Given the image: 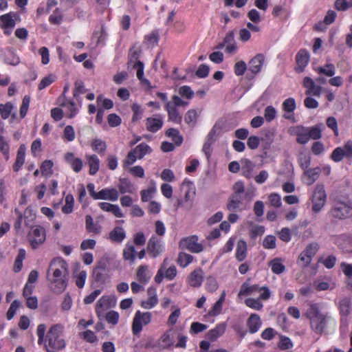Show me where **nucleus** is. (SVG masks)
<instances>
[{
	"label": "nucleus",
	"mask_w": 352,
	"mask_h": 352,
	"mask_svg": "<svg viewBox=\"0 0 352 352\" xmlns=\"http://www.w3.org/2000/svg\"><path fill=\"white\" fill-rule=\"evenodd\" d=\"M201 113V109H189L184 116L185 122L191 128H194L198 122L199 116Z\"/></svg>",
	"instance_id": "obj_26"
},
{
	"label": "nucleus",
	"mask_w": 352,
	"mask_h": 352,
	"mask_svg": "<svg viewBox=\"0 0 352 352\" xmlns=\"http://www.w3.org/2000/svg\"><path fill=\"white\" fill-rule=\"evenodd\" d=\"M166 135L168 137L172 138L175 145L179 146L182 144L183 142V138L179 134V131L177 129L173 128L168 129L166 132Z\"/></svg>",
	"instance_id": "obj_46"
},
{
	"label": "nucleus",
	"mask_w": 352,
	"mask_h": 352,
	"mask_svg": "<svg viewBox=\"0 0 352 352\" xmlns=\"http://www.w3.org/2000/svg\"><path fill=\"white\" fill-rule=\"evenodd\" d=\"M146 125L148 131L155 133L162 127L163 120L160 118H148Z\"/></svg>",
	"instance_id": "obj_37"
},
{
	"label": "nucleus",
	"mask_w": 352,
	"mask_h": 352,
	"mask_svg": "<svg viewBox=\"0 0 352 352\" xmlns=\"http://www.w3.org/2000/svg\"><path fill=\"white\" fill-rule=\"evenodd\" d=\"M119 191L121 194L134 193L136 191L135 186L126 178H120L118 185Z\"/></svg>",
	"instance_id": "obj_33"
},
{
	"label": "nucleus",
	"mask_w": 352,
	"mask_h": 352,
	"mask_svg": "<svg viewBox=\"0 0 352 352\" xmlns=\"http://www.w3.org/2000/svg\"><path fill=\"white\" fill-rule=\"evenodd\" d=\"M316 71L319 74H323L327 76L332 77L336 74V68L333 64L327 63L324 66L318 67Z\"/></svg>",
	"instance_id": "obj_48"
},
{
	"label": "nucleus",
	"mask_w": 352,
	"mask_h": 352,
	"mask_svg": "<svg viewBox=\"0 0 352 352\" xmlns=\"http://www.w3.org/2000/svg\"><path fill=\"white\" fill-rule=\"evenodd\" d=\"M247 326L250 333H256L262 326L260 316L256 314H252L247 320Z\"/></svg>",
	"instance_id": "obj_24"
},
{
	"label": "nucleus",
	"mask_w": 352,
	"mask_h": 352,
	"mask_svg": "<svg viewBox=\"0 0 352 352\" xmlns=\"http://www.w3.org/2000/svg\"><path fill=\"white\" fill-rule=\"evenodd\" d=\"M147 250L153 257H156L163 252L164 248L159 239L155 236H152L148 242Z\"/></svg>",
	"instance_id": "obj_21"
},
{
	"label": "nucleus",
	"mask_w": 352,
	"mask_h": 352,
	"mask_svg": "<svg viewBox=\"0 0 352 352\" xmlns=\"http://www.w3.org/2000/svg\"><path fill=\"white\" fill-rule=\"evenodd\" d=\"M133 67L137 69V78L144 85L151 87V82L148 80L144 78V64L141 61H137L133 65Z\"/></svg>",
	"instance_id": "obj_41"
},
{
	"label": "nucleus",
	"mask_w": 352,
	"mask_h": 352,
	"mask_svg": "<svg viewBox=\"0 0 352 352\" xmlns=\"http://www.w3.org/2000/svg\"><path fill=\"white\" fill-rule=\"evenodd\" d=\"M319 249V245L317 243H311L307 245L305 249L302 251L309 258H312L316 255Z\"/></svg>",
	"instance_id": "obj_62"
},
{
	"label": "nucleus",
	"mask_w": 352,
	"mask_h": 352,
	"mask_svg": "<svg viewBox=\"0 0 352 352\" xmlns=\"http://www.w3.org/2000/svg\"><path fill=\"white\" fill-rule=\"evenodd\" d=\"M166 110L168 113V119L176 124H179L182 122V116L179 113L177 108L172 104L171 102H168L166 104Z\"/></svg>",
	"instance_id": "obj_30"
},
{
	"label": "nucleus",
	"mask_w": 352,
	"mask_h": 352,
	"mask_svg": "<svg viewBox=\"0 0 352 352\" xmlns=\"http://www.w3.org/2000/svg\"><path fill=\"white\" fill-rule=\"evenodd\" d=\"M56 80V76L54 74H49L44 77L40 82L38 86L39 90H42L47 87L50 86Z\"/></svg>",
	"instance_id": "obj_63"
},
{
	"label": "nucleus",
	"mask_w": 352,
	"mask_h": 352,
	"mask_svg": "<svg viewBox=\"0 0 352 352\" xmlns=\"http://www.w3.org/2000/svg\"><path fill=\"white\" fill-rule=\"evenodd\" d=\"M65 162L70 165L75 173H79L83 166V162L80 158L76 157L72 152H68L65 155Z\"/></svg>",
	"instance_id": "obj_20"
},
{
	"label": "nucleus",
	"mask_w": 352,
	"mask_h": 352,
	"mask_svg": "<svg viewBox=\"0 0 352 352\" xmlns=\"http://www.w3.org/2000/svg\"><path fill=\"white\" fill-rule=\"evenodd\" d=\"M329 216L338 221H344L352 217V205L346 199H335L329 211Z\"/></svg>",
	"instance_id": "obj_5"
},
{
	"label": "nucleus",
	"mask_w": 352,
	"mask_h": 352,
	"mask_svg": "<svg viewBox=\"0 0 352 352\" xmlns=\"http://www.w3.org/2000/svg\"><path fill=\"white\" fill-rule=\"evenodd\" d=\"M45 231L43 228L35 226L32 228L29 235V239L32 248H37L45 242Z\"/></svg>",
	"instance_id": "obj_11"
},
{
	"label": "nucleus",
	"mask_w": 352,
	"mask_h": 352,
	"mask_svg": "<svg viewBox=\"0 0 352 352\" xmlns=\"http://www.w3.org/2000/svg\"><path fill=\"white\" fill-rule=\"evenodd\" d=\"M247 255V243L244 240H239L236 245V258L239 261H243Z\"/></svg>",
	"instance_id": "obj_40"
},
{
	"label": "nucleus",
	"mask_w": 352,
	"mask_h": 352,
	"mask_svg": "<svg viewBox=\"0 0 352 352\" xmlns=\"http://www.w3.org/2000/svg\"><path fill=\"white\" fill-rule=\"evenodd\" d=\"M91 148L100 155H104L107 150V144L101 139L95 138L91 143Z\"/></svg>",
	"instance_id": "obj_42"
},
{
	"label": "nucleus",
	"mask_w": 352,
	"mask_h": 352,
	"mask_svg": "<svg viewBox=\"0 0 352 352\" xmlns=\"http://www.w3.org/2000/svg\"><path fill=\"white\" fill-rule=\"evenodd\" d=\"M85 228L88 232L99 234L101 232L102 228L100 225L94 222L91 215H86L85 217Z\"/></svg>",
	"instance_id": "obj_35"
},
{
	"label": "nucleus",
	"mask_w": 352,
	"mask_h": 352,
	"mask_svg": "<svg viewBox=\"0 0 352 352\" xmlns=\"http://www.w3.org/2000/svg\"><path fill=\"white\" fill-rule=\"evenodd\" d=\"M193 256L190 254L180 252L178 255L177 263L182 267H186L190 263H192Z\"/></svg>",
	"instance_id": "obj_49"
},
{
	"label": "nucleus",
	"mask_w": 352,
	"mask_h": 352,
	"mask_svg": "<svg viewBox=\"0 0 352 352\" xmlns=\"http://www.w3.org/2000/svg\"><path fill=\"white\" fill-rule=\"evenodd\" d=\"M204 278V272L200 267L195 269L187 276L186 282L192 287H199L201 286Z\"/></svg>",
	"instance_id": "obj_13"
},
{
	"label": "nucleus",
	"mask_w": 352,
	"mask_h": 352,
	"mask_svg": "<svg viewBox=\"0 0 352 352\" xmlns=\"http://www.w3.org/2000/svg\"><path fill=\"white\" fill-rule=\"evenodd\" d=\"M160 35L157 31L154 30L146 35L144 37V43L148 47H153L157 45L159 42Z\"/></svg>",
	"instance_id": "obj_45"
},
{
	"label": "nucleus",
	"mask_w": 352,
	"mask_h": 352,
	"mask_svg": "<svg viewBox=\"0 0 352 352\" xmlns=\"http://www.w3.org/2000/svg\"><path fill=\"white\" fill-rule=\"evenodd\" d=\"M179 247L192 253H199L204 250V246L198 242V238L196 236L182 239L179 242Z\"/></svg>",
	"instance_id": "obj_12"
},
{
	"label": "nucleus",
	"mask_w": 352,
	"mask_h": 352,
	"mask_svg": "<svg viewBox=\"0 0 352 352\" xmlns=\"http://www.w3.org/2000/svg\"><path fill=\"white\" fill-rule=\"evenodd\" d=\"M87 91L84 86V83L80 80H77L75 82V87L73 91L74 97L78 100L80 95L85 94Z\"/></svg>",
	"instance_id": "obj_56"
},
{
	"label": "nucleus",
	"mask_w": 352,
	"mask_h": 352,
	"mask_svg": "<svg viewBox=\"0 0 352 352\" xmlns=\"http://www.w3.org/2000/svg\"><path fill=\"white\" fill-rule=\"evenodd\" d=\"M109 239L113 243H121L126 238V232L122 227H115L109 234Z\"/></svg>",
	"instance_id": "obj_29"
},
{
	"label": "nucleus",
	"mask_w": 352,
	"mask_h": 352,
	"mask_svg": "<svg viewBox=\"0 0 352 352\" xmlns=\"http://www.w3.org/2000/svg\"><path fill=\"white\" fill-rule=\"evenodd\" d=\"M156 192V187L155 184L153 183L152 186H150L146 190H142L140 192L141 194V199L144 202L148 201Z\"/></svg>",
	"instance_id": "obj_50"
},
{
	"label": "nucleus",
	"mask_w": 352,
	"mask_h": 352,
	"mask_svg": "<svg viewBox=\"0 0 352 352\" xmlns=\"http://www.w3.org/2000/svg\"><path fill=\"white\" fill-rule=\"evenodd\" d=\"M111 298L107 296H102L96 302V313L98 318L102 317L103 312L110 307Z\"/></svg>",
	"instance_id": "obj_34"
},
{
	"label": "nucleus",
	"mask_w": 352,
	"mask_h": 352,
	"mask_svg": "<svg viewBox=\"0 0 352 352\" xmlns=\"http://www.w3.org/2000/svg\"><path fill=\"white\" fill-rule=\"evenodd\" d=\"M151 321V314L150 312L142 313L137 311L132 322V332L134 335H138L142 330L144 325L149 324Z\"/></svg>",
	"instance_id": "obj_9"
},
{
	"label": "nucleus",
	"mask_w": 352,
	"mask_h": 352,
	"mask_svg": "<svg viewBox=\"0 0 352 352\" xmlns=\"http://www.w3.org/2000/svg\"><path fill=\"white\" fill-rule=\"evenodd\" d=\"M221 131V126L218 123L214 124V125L208 133L206 140L214 143L217 137L220 135Z\"/></svg>",
	"instance_id": "obj_47"
},
{
	"label": "nucleus",
	"mask_w": 352,
	"mask_h": 352,
	"mask_svg": "<svg viewBox=\"0 0 352 352\" xmlns=\"http://www.w3.org/2000/svg\"><path fill=\"white\" fill-rule=\"evenodd\" d=\"M26 147L24 144H21L18 148L16 153V158L14 164H13V170L14 172H18L25 163Z\"/></svg>",
	"instance_id": "obj_31"
},
{
	"label": "nucleus",
	"mask_w": 352,
	"mask_h": 352,
	"mask_svg": "<svg viewBox=\"0 0 352 352\" xmlns=\"http://www.w3.org/2000/svg\"><path fill=\"white\" fill-rule=\"evenodd\" d=\"M152 276V272L150 271L147 265H140L136 272V278L142 285H146Z\"/></svg>",
	"instance_id": "obj_17"
},
{
	"label": "nucleus",
	"mask_w": 352,
	"mask_h": 352,
	"mask_svg": "<svg viewBox=\"0 0 352 352\" xmlns=\"http://www.w3.org/2000/svg\"><path fill=\"white\" fill-rule=\"evenodd\" d=\"M258 289H259V287L257 285H250L248 283H244L241 286L240 291L238 294V296L241 297L243 296H248V295L255 294L258 293Z\"/></svg>",
	"instance_id": "obj_39"
},
{
	"label": "nucleus",
	"mask_w": 352,
	"mask_h": 352,
	"mask_svg": "<svg viewBox=\"0 0 352 352\" xmlns=\"http://www.w3.org/2000/svg\"><path fill=\"white\" fill-rule=\"evenodd\" d=\"M336 257L334 255H329L327 257L321 258L319 262L325 266L327 269H331L336 263Z\"/></svg>",
	"instance_id": "obj_61"
},
{
	"label": "nucleus",
	"mask_w": 352,
	"mask_h": 352,
	"mask_svg": "<svg viewBox=\"0 0 352 352\" xmlns=\"http://www.w3.org/2000/svg\"><path fill=\"white\" fill-rule=\"evenodd\" d=\"M265 60V56L258 54L252 58L249 62L248 71L253 74H257L262 69Z\"/></svg>",
	"instance_id": "obj_19"
},
{
	"label": "nucleus",
	"mask_w": 352,
	"mask_h": 352,
	"mask_svg": "<svg viewBox=\"0 0 352 352\" xmlns=\"http://www.w3.org/2000/svg\"><path fill=\"white\" fill-rule=\"evenodd\" d=\"M254 167L255 164L250 160L245 159L241 160V171L242 175L245 177L250 179L253 177Z\"/></svg>",
	"instance_id": "obj_36"
},
{
	"label": "nucleus",
	"mask_w": 352,
	"mask_h": 352,
	"mask_svg": "<svg viewBox=\"0 0 352 352\" xmlns=\"http://www.w3.org/2000/svg\"><path fill=\"white\" fill-rule=\"evenodd\" d=\"M331 240L344 253L352 252V238L346 234H335Z\"/></svg>",
	"instance_id": "obj_10"
},
{
	"label": "nucleus",
	"mask_w": 352,
	"mask_h": 352,
	"mask_svg": "<svg viewBox=\"0 0 352 352\" xmlns=\"http://www.w3.org/2000/svg\"><path fill=\"white\" fill-rule=\"evenodd\" d=\"M322 126V124L318 125H315L310 128H307L309 132V138L310 139L313 140H318L322 136V132H321V126Z\"/></svg>",
	"instance_id": "obj_55"
},
{
	"label": "nucleus",
	"mask_w": 352,
	"mask_h": 352,
	"mask_svg": "<svg viewBox=\"0 0 352 352\" xmlns=\"http://www.w3.org/2000/svg\"><path fill=\"white\" fill-rule=\"evenodd\" d=\"M283 110L285 112L284 118L285 119L293 118V112L296 108L295 99L293 98H289L285 100L282 104Z\"/></svg>",
	"instance_id": "obj_28"
},
{
	"label": "nucleus",
	"mask_w": 352,
	"mask_h": 352,
	"mask_svg": "<svg viewBox=\"0 0 352 352\" xmlns=\"http://www.w3.org/2000/svg\"><path fill=\"white\" fill-rule=\"evenodd\" d=\"M147 300L142 301L141 306L144 309H151L158 303L156 289L151 287H148L147 289Z\"/></svg>",
	"instance_id": "obj_18"
},
{
	"label": "nucleus",
	"mask_w": 352,
	"mask_h": 352,
	"mask_svg": "<svg viewBox=\"0 0 352 352\" xmlns=\"http://www.w3.org/2000/svg\"><path fill=\"white\" fill-rule=\"evenodd\" d=\"M15 14L9 12L0 16V27L4 30L6 34H10L16 25L14 20Z\"/></svg>",
	"instance_id": "obj_14"
},
{
	"label": "nucleus",
	"mask_w": 352,
	"mask_h": 352,
	"mask_svg": "<svg viewBox=\"0 0 352 352\" xmlns=\"http://www.w3.org/2000/svg\"><path fill=\"white\" fill-rule=\"evenodd\" d=\"M53 166L54 163L52 160H46L43 161L41 166V171L42 175L47 177L50 176L53 173Z\"/></svg>",
	"instance_id": "obj_53"
},
{
	"label": "nucleus",
	"mask_w": 352,
	"mask_h": 352,
	"mask_svg": "<svg viewBox=\"0 0 352 352\" xmlns=\"http://www.w3.org/2000/svg\"><path fill=\"white\" fill-rule=\"evenodd\" d=\"M297 67L296 68L298 72H302L307 67L309 60V54L305 50H300L296 57Z\"/></svg>",
	"instance_id": "obj_22"
},
{
	"label": "nucleus",
	"mask_w": 352,
	"mask_h": 352,
	"mask_svg": "<svg viewBox=\"0 0 352 352\" xmlns=\"http://www.w3.org/2000/svg\"><path fill=\"white\" fill-rule=\"evenodd\" d=\"M269 266L273 273L280 274L285 270V266L283 265L281 258H275L269 263Z\"/></svg>",
	"instance_id": "obj_44"
},
{
	"label": "nucleus",
	"mask_w": 352,
	"mask_h": 352,
	"mask_svg": "<svg viewBox=\"0 0 352 352\" xmlns=\"http://www.w3.org/2000/svg\"><path fill=\"white\" fill-rule=\"evenodd\" d=\"M296 141L299 144H305L310 140L309 132L307 128L302 126H298L296 128Z\"/></svg>",
	"instance_id": "obj_43"
},
{
	"label": "nucleus",
	"mask_w": 352,
	"mask_h": 352,
	"mask_svg": "<svg viewBox=\"0 0 352 352\" xmlns=\"http://www.w3.org/2000/svg\"><path fill=\"white\" fill-rule=\"evenodd\" d=\"M67 275V263L60 257L53 258L47 270V278L52 284H54L56 292H61L66 288Z\"/></svg>",
	"instance_id": "obj_2"
},
{
	"label": "nucleus",
	"mask_w": 352,
	"mask_h": 352,
	"mask_svg": "<svg viewBox=\"0 0 352 352\" xmlns=\"http://www.w3.org/2000/svg\"><path fill=\"white\" fill-rule=\"evenodd\" d=\"M268 200L271 206L280 208L282 205L281 197L278 193H271L268 196Z\"/></svg>",
	"instance_id": "obj_60"
},
{
	"label": "nucleus",
	"mask_w": 352,
	"mask_h": 352,
	"mask_svg": "<svg viewBox=\"0 0 352 352\" xmlns=\"http://www.w3.org/2000/svg\"><path fill=\"white\" fill-rule=\"evenodd\" d=\"M78 102V104H76L74 101L67 99L64 94L58 98V104L65 108L66 116L69 118H73L78 113L81 102L79 100Z\"/></svg>",
	"instance_id": "obj_8"
},
{
	"label": "nucleus",
	"mask_w": 352,
	"mask_h": 352,
	"mask_svg": "<svg viewBox=\"0 0 352 352\" xmlns=\"http://www.w3.org/2000/svg\"><path fill=\"white\" fill-rule=\"evenodd\" d=\"M76 285L78 288H82L87 279V272L85 270L80 271L75 275Z\"/></svg>",
	"instance_id": "obj_58"
},
{
	"label": "nucleus",
	"mask_w": 352,
	"mask_h": 352,
	"mask_svg": "<svg viewBox=\"0 0 352 352\" xmlns=\"http://www.w3.org/2000/svg\"><path fill=\"white\" fill-rule=\"evenodd\" d=\"M338 305L341 315V320L343 321L344 319H346V317L351 313L352 298L351 297H343L340 299Z\"/></svg>",
	"instance_id": "obj_15"
},
{
	"label": "nucleus",
	"mask_w": 352,
	"mask_h": 352,
	"mask_svg": "<svg viewBox=\"0 0 352 352\" xmlns=\"http://www.w3.org/2000/svg\"><path fill=\"white\" fill-rule=\"evenodd\" d=\"M85 159L87 160V164L89 167V175H95L100 169V161L98 157L95 154H86Z\"/></svg>",
	"instance_id": "obj_25"
},
{
	"label": "nucleus",
	"mask_w": 352,
	"mask_h": 352,
	"mask_svg": "<svg viewBox=\"0 0 352 352\" xmlns=\"http://www.w3.org/2000/svg\"><path fill=\"white\" fill-rule=\"evenodd\" d=\"M119 197V192L115 188H106L99 191L98 199L116 201Z\"/></svg>",
	"instance_id": "obj_23"
},
{
	"label": "nucleus",
	"mask_w": 352,
	"mask_h": 352,
	"mask_svg": "<svg viewBox=\"0 0 352 352\" xmlns=\"http://www.w3.org/2000/svg\"><path fill=\"white\" fill-rule=\"evenodd\" d=\"M65 204L62 208L64 214H70L73 211L74 199L72 195H67L65 197Z\"/></svg>",
	"instance_id": "obj_54"
},
{
	"label": "nucleus",
	"mask_w": 352,
	"mask_h": 352,
	"mask_svg": "<svg viewBox=\"0 0 352 352\" xmlns=\"http://www.w3.org/2000/svg\"><path fill=\"white\" fill-rule=\"evenodd\" d=\"M98 206L101 210L105 212H111L116 217H122L124 216L121 209L118 205L112 204L108 202H100Z\"/></svg>",
	"instance_id": "obj_32"
},
{
	"label": "nucleus",
	"mask_w": 352,
	"mask_h": 352,
	"mask_svg": "<svg viewBox=\"0 0 352 352\" xmlns=\"http://www.w3.org/2000/svg\"><path fill=\"white\" fill-rule=\"evenodd\" d=\"M123 258L131 264L134 263L136 258V251L133 245L127 243L123 250Z\"/></svg>",
	"instance_id": "obj_38"
},
{
	"label": "nucleus",
	"mask_w": 352,
	"mask_h": 352,
	"mask_svg": "<svg viewBox=\"0 0 352 352\" xmlns=\"http://www.w3.org/2000/svg\"><path fill=\"white\" fill-rule=\"evenodd\" d=\"M227 324L226 322L219 323L214 328L210 329L207 333V338L210 341H215L221 336L226 331Z\"/></svg>",
	"instance_id": "obj_27"
},
{
	"label": "nucleus",
	"mask_w": 352,
	"mask_h": 352,
	"mask_svg": "<svg viewBox=\"0 0 352 352\" xmlns=\"http://www.w3.org/2000/svg\"><path fill=\"white\" fill-rule=\"evenodd\" d=\"M232 190V193L227 201V209L230 212H241L248 209L255 197L254 190L245 191L244 182L241 180L233 184Z\"/></svg>",
	"instance_id": "obj_1"
},
{
	"label": "nucleus",
	"mask_w": 352,
	"mask_h": 352,
	"mask_svg": "<svg viewBox=\"0 0 352 352\" xmlns=\"http://www.w3.org/2000/svg\"><path fill=\"white\" fill-rule=\"evenodd\" d=\"M321 169L319 167L308 168L304 170L302 181L307 186L312 185L319 177Z\"/></svg>",
	"instance_id": "obj_16"
},
{
	"label": "nucleus",
	"mask_w": 352,
	"mask_h": 352,
	"mask_svg": "<svg viewBox=\"0 0 352 352\" xmlns=\"http://www.w3.org/2000/svg\"><path fill=\"white\" fill-rule=\"evenodd\" d=\"M97 104L101 106L103 109H110L113 107V102L111 100L104 98L102 95L97 97Z\"/></svg>",
	"instance_id": "obj_57"
},
{
	"label": "nucleus",
	"mask_w": 352,
	"mask_h": 352,
	"mask_svg": "<svg viewBox=\"0 0 352 352\" xmlns=\"http://www.w3.org/2000/svg\"><path fill=\"white\" fill-rule=\"evenodd\" d=\"M65 330L63 324L52 325L47 332L44 348L47 352H58L66 347V342L62 338Z\"/></svg>",
	"instance_id": "obj_3"
},
{
	"label": "nucleus",
	"mask_w": 352,
	"mask_h": 352,
	"mask_svg": "<svg viewBox=\"0 0 352 352\" xmlns=\"http://www.w3.org/2000/svg\"><path fill=\"white\" fill-rule=\"evenodd\" d=\"M327 202V194L322 184H317L311 197V210L314 213H319Z\"/></svg>",
	"instance_id": "obj_7"
},
{
	"label": "nucleus",
	"mask_w": 352,
	"mask_h": 352,
	"mask_svg": "<svg viewBox=\"0 0 352 352\" xmlns=\"http://www.w3.org/2000/svg\"><path fill=\"white\" fill-rule=\"evenodd\" d=\"M305 316L309 320L310 327L317 334H322L326 329L331 316L322 313L318 304L311 303L306 310Z\"/></svg>",
	"instance_id": "obj_4"
},
{
	"label": "nucleus",
	"mask_w": 352,
	"mask_h": 352,
	"mask_svg": "<svg viewBox=\"0 0 352 352\" xmlns=\"http://www.w3.org/2000/svg\"><path fill=\"white\" fill-rule=\"evenodd\" d=\"M263 246L265 249H274L276 246V239L273 235H267L263 241Z\"/></svg>",
	"instance_id": "obj_59"
},
{
	"label": "nucleus",
	"mask_w": 352,
	"mask_h": 352,
	"mask_svg": "<svg viewBox=\"0 0 352 352\" xmlns=\"http://www.w3.org/2000/svg\"><path fill=\"white\" fill-rule=\"evenodd\" d=\"M245 304L247 307L255 310H261L263 307L261 300L257 298H249L245 300Z\"/></svg>",
	"instance_id": "obj_52"
},
{
	"label": "nucleus",
	"mask_w": 352,
	"mask_h": 352,
	"mask_svg": "<svg viewBox=\"0 0 352 352\" xmlns=\"http://www.w3.org/2000/svg\"><path fill=\"white\" fill-rule=\"evenodd\" d=\"M0 152L4 155L5 159L10 158V146L2 134L0 133Z\"/></svg>",
	"instance_id": "obj_51"
},
{
	"label": "nucleus",
	"mask_w": 352,
	"mask_h": 352,
	"mask_svg": "<svg viewBox=\"0 0 352 352\" xmlns=\"http://www.w3.org/2000/svg\"><path fill=\"white\" fill-rule=\"evenodd\" d=\"M341 148L344 151V157L352 161V141H347Z\"/></svg>",
	"instance_id": "obj_64"
},
{
	"label": "nucleus",
	"mask_w": 352,
	"mask_h": 352,
	"mask_svg": "<svg viewBox=\"0 0 352 352\" xmlns=\"http://www.w3.org/2000/svg\"><path fill=\"white\" fill-rule=\"evenodd\" d=\"M151 148L146 143L138 144L128 153L126 159L123 162L124 168L129 167L134 164L138 159H142L146 155L151 153Z\"/></svg>",
	"instance_id": "obj_6"
}]
</instances>
